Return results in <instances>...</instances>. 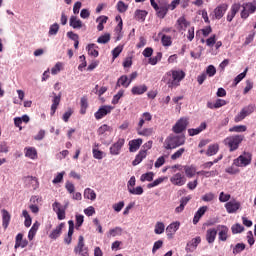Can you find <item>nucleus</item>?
<instances>
[{
    "mask_svg": "<svg viewBox=\"0 0 256 256\" xmlns=\"http://www.w3.org/2000/svg\"><path fill=\"white\" fill-rule=\"evenodd\" d=\"M185 79V71L183 70H170L165 73L162 81L166 83L169 89H175L181 85V82Z\"/></svg>",
    "mask_w": 256,
    "mask_h": 256,
    "instance_id": "nucleus-1",
    "label": "nucleus"
},
{
    "mask_svg": "<svg viewBox=\"0 0 256 256\" xmlns=\"http://www.w3.org/2000/svg\"><path fill=\"white\" fill-rule=\"evenodd\" d=\"M244 139V135L235 134L226 137L223 140V144L229 149L230 153H233V151H237V149H239V146L241 145V143H243Z\"/></svg>",
    "mask_w": 256,
    "mask_h": 256,
    "instance_id": "nucleus-2",
    "label": "nucleus"
},
{
    "mask_svg": "<svg viewBox=\"0 0 256 256\" xmlns=\"http://www.w3.org/2000/svg\"><path fill=\"white\" fill-rule=\"evenodd\" d=\"M185 145V137L183 135H170L164 141V149H177Z\"/></svg>",
    "mask_w": 256,
    "mask_h": 256,
    "instance_id": "nucleus-3",
    "label": "nucleus"
},
{
    "mask_svg": "<svg viewBox=\"0 0 256 256\" xmlns=\"http://www.w3.org/2000/svg\"><path fill=\"white\" fill-rule=\"evenodd\" d=\"M251 161H253V154L244 151L240 156L233 160V165H235V167H248Z\"/></svg>",
    "mask_w": 256,
    "mask_h": 256,
    "instance_id": "nucleus-4",
    "label": "nucleus"
},
{
    "mask_svg": "<svg viewBox=\"0 0 256 256\" xmlns=\"http://www.w3.org/2000/svg\"><path fill=\"white\" fill-rule=\"evenodd\" d=\"M75 255L89 256V247L85 245V238L83 236L78 237L77 245L74 247Z\"/></svg>",
    "mask_w": 256,
    "mask_h": 256,
    "instance_id": "nucleus-5",
    "label": "nucleus"
},
{
    "mask_svg": "<svg viewBox=\"0 0 256 256\" xmlns=\"http://www.w3.org/2000/svg\"><path fill=\"white\" fill-rule=\"evenodd\" d=\"M256 11V2H246L242 4L240 12L241 19H249V15H253Z\"/></svg>",
    "mask_w": 256,
    "mask_h": 256,
    "instance_id": "nucleus-6",
    "label": "nucleus"
},
{
    "mask_svg": "<svg viewBox=\"0 0 256 256\" xmlns=\"http://www.w3.org/2000/svg\"><path fill=\"white\" fill-rule=\"evenodd\" d=\"M255 111V105L249 104L248 106L241 109V111L234 117L235 123H241L243 119L249 117Z\"/></svg>",
    "mask_w": 256,
    "mask_h": 256,
    "instance_id": "nucleus-7",
    "label": "nucleus"
},
{
    "mask_svg": "<svg viewBox=\"0 0 256 256\" xmlns=\"http://www.w3.org/2000/svg\"><path fill=\"white\" fill-rule=\"evenodd\" d=\"M169 9V1L167 0L159 1V5L157 4V7L154 8L157 17H159L160 19H165V16L167 15V13H169Z\"/></svg>",
    "mask_w": 256,
    "mask_h": 256,
    "instance_id": "nucleus-8",
    "label": "nucleus"
},
{
    "mask_svg": "<svg viewBox=\"0 0 256 256\" xmlns=\"http://www.w3.org/2000/svg\"><path fill=\"white\" fill-rule=\"evenodd\" d=\"M123 147H125V138H118V140L114 142L109 148L110 155H121V149H123Z\"/></svg>",
    "mask_w": 256,
    "mask_h": 256,
    "instance_id": "nucleus-9",
    "label": "nucleus"
},
{
    "mask_svg": "<svg viewBox=\"0 0 256 256\" xmlns=\"http://www.w3.org/2000/svg\"><path fill=\"white\" fill-rule=\"evenodd\" d=\"M52 209L54 213H56L59 221H63V219H65V211H67V205L63 206L61 203L56 201L52 204Z\"/></svg>",
    "mask_w": 256,
    "mask_h": 256,
    "instance_id": "nucleus-10",
    "label": "nucleus"
},
{
    "mask_svg": "<svg viewBox=\"0 0 256 256\" xmlns=\"http://www.w3.org/2000/svg\"><path fill=\"white\" fill-rule=\"evenodd\" d=\"M187 125H189V119L188 118H180L175 125L172 128V131L174 133H183L185 129H187Z\"/></svg>",
    "mask_w": 256,
    "mask_h": 256,
    "instance_id": "nucleus-11",
    "label": "nucleus"
},
{
    "mask_svg": "<svg viewBox=\"0 0 256 256\" xmlns=\"http://www.w3.org/2000/svg\"><path fill=\"white\" fill-rule=\"evenodd\" d=\"M113 109V106L104 105L100 107L97 112H95L94 117L97 119V121H99L100 119H103V117L109 115Z\"/></svg>",
    "mask_w": 256,
    "mask_h": 256,
    "instance_id": "nucleus-12",
    "label": "nucleus"
},
{
    "mask_svg": "<svg viewBox=\"0 0 256 256\" xmlns=\"http://www.w3.org/2000/svg\"><path fill=\"white\" fill-rule=\"evenodd\" d=\"M170 183H172V185H176L177 187H183V185L187 183V178L178 172L170 178Z\"/></svg>",
    "mask_w": 256,
    "mask_h": 256,
    "instance_id": "nucleus-13",
    "label": "nucleus"
},
{
    "mask_svg": "<svg viewBox=\"0 0 256 256\" xmlns=\"http://www.w3.org/2000/svg\"><path fill=\"white\" fill-rule=\"evenodd\" d=\"M225 209L229 214L237 213V211L241 209V202L237 200H230L225 204Z\"/></svg>",
    "mask_w": 256,
    "mask_h": 256,
    "instance_id": "nucleus-14",
    "label": "nucleus"
},
{
    "mask_svg": "<svg viewBox=\"0 0 256 256\" xmlns=\"http://www.w3.org/2000/svg\"><path fill=\"white\" fill-rule=\"evenodd\" d=\"M179 227H181V223L179 221L172 222L166 227V234L168 239H173V235L179 231Z\"/></svg>",
    "mask_w": 256,
    "mask_h": 256,
    "instance_id": "nucleus-15",
    "label": "nucleus"
},
{
    "mask_svg": "<svg viewBox=\"0 0 256 256\" xmlns=\"http://www.w3.org/2000/svg\"><path fill=\"white\" fill-rule=\"evenodd\" d=\"M227 9H229V5L227 4H220L214 9V16L213 19H223V15L227 13Z\"/></svg>",
    "mask_w": 256,
    "mask_h": 256,
    "instance_id": "nucleus-16",
    "label": "nucleus"
},
{
    "mask_svg": "<svg viewBox=\"0 0 256 256\" xmlns=\"http://www.w3.org/2000/svg\"><path fill=\"white\" fill-rule=\"evenodd\" d=\"M216 231H218L219 241H227L229 237V228L225 225H218Z\"/></svg>",
    "mask_w": 256,
    "mask_h": 256,
    "instance_id": "nucleus-17",
    "label": "nucleus"
},
{
    "mask_svg": "<svg viewBox=\"0 0 256 256\" xmlns=\"http://www.w3.org/2000/svg\"><path fill=\"white\" fill-rule=\"evenodd\" d=\"M141 145H143V139L141 138L130 140L128 143L130 153H135L139 151Z\"/></svg>",
    "mask_w": 256,
    "mask_h": 256,
    "instance_id": "nucleus-18",
    "label": "nucleus"
},
{
    "mask_svg": "<svg viewBox=\"0 0 256 256\" xmlns=\"http://www.w3.org/2000/svg\"><path fill=\"white\" fill-rule=\"evenodd\" d=\"M239 9H241V4L239 3H234L231 6L230 12L227 14V21L229 23H231V21L235 19V16L237 15V13H239Z\"/></svg>",
    "mask_w": 256,
    "mask_h": 256,
    "instance_id": "nucleus-19",
    "label": "nucleus"
},
{
    "mask_svg": "<svg viewBox=\"0 0 256 256\" xmlns=\"http://www.w3.org/2000/svg\"><path fill=\"white\" fill-rule=\"evenodd\" d=\"M69 25H70V27H72V29H82V27H85V24H83V21H81V19L77 18V16L70 17Z\"/></svg>",
    "mask_w": 256,
    "mask_h": 256,
    "instance_id": "nucleus-20",
    "label": "nucleus"
},
{
    "mask_svg": "<svg viewBox=\"0 0 256 256\" xmlns=\"http://www.w3.org/2000/svg\"><path fill=\"white\" fill-rule=\"evenodd\" d=\"M27 245H29V242L27 241V239H23V234L19 233L16 236L15 239V249H19V247H21L22 249H25V247H27Z\"/></svg>",
    "mask_w": 256,
    "mask_h": 256,
    "instance_id": "nucleus-21",
    "label": "nucleus"
},
{
    "mask_svg": "<svg viewBox=\"0 0 256 256\" xmlns=\"http://www.w3.org/2000/svg\"><path fill=\"white\" fill-rule=\"evenodd\" d=\"M189 201H191V197H182L180 199V205L175 208L174 213L179 215L182 211H185V207H187V203H189Z\"/></svg>",
    "mask_w": 256,
    "mask_h": 256,
    "instance_id": "nucleus-22",
    "label": "nucleus"
},
{
    "mask_svg": "<svg viewBox=\"0 0 256 256\" xmlns=\"http://www.w3.org/2000/svg\"><path fill=\"white\" fill-rule=\"evenodd\" d=\"M205 129H207V123L202 122L198 128L188 129V135L190 137H195V135H199V133H202V131H205Z\"/></svg>",
    "mask_w": 256,
    "mask_h": 256,
    "instance_id": "nucleus-23",
    "label": "nucleus"
},
{
    "mask_svg": "<svg viewBox=\"0 0 256 256\" xmlns=\"http://www.w3.org/2000/svg\"><path fill=\"white\" fill-rule=\"evenodd\" d=\"M177 29L178 31H187V27H189V25H191V23L189 21H187V19H185L184 16L178 18L177 22Z\"/></svg>",
    "mask_w": 256,
    "mask_h": 256,
    "instance_id": "nucleus-24",
    "label": "nucleus"
},
{
    "mask_svg": "<svg viewBox=\"0 0 256 256\" xmlns=\"http://www.w3.org/2000/svg\"><path fill=\"white\" fill-rule=\"evenodd\" d=\"M208 209H209V207L202 206L197 210V212L195 213L194 218H193L194 225H197L199 223V220L201 219V217H203V215H205V213H207Z\"/></svg>",
    "mask_w": 256,
    "mask_h": 256,
    "instance_id": "nucleus-25",
    "label": "nucleus"
},
{
    "mask_svg": "<svg viewBox=\"0 0 256 256\" xmlns=\"http://www.w3.org/2000/svg\"><path fill=\"white\" fill-rule=\"evenodd\" d=\"M199 243H201V237H196L194 239H192L186 247V251L187 253H193V251H195V249H197V246L199 245Z\"/></svg>",
    "mask_w": 256,
    "mask_h": 256,
    "instance_id": "nucleus-26",
    "label": "nucleus"
},
{
    "mask_svg": "<svg viewBox=\"0 0 256 256\" xmlns=\"http://www.w3.org/2000/svg\"><path fill=\"white\" fill-rule=\"evenodd\" d=\"M25 157L28 159H31L32 161H35L37 159V149L35 147H26L24 148Z\"/></svg>",
    "mask_w": 256,
    "mask_h": 256,
    "instance_id": "nucleus-27",
    "label": "nucleus"
},
{
    "mask_svg": "<svg viewBox=\"0 0 256 256\" xmlns=\"http://www.w3.org/2000/svg\"><path fill=\"white\" fill-rule=\"evenodd\" d=\"M152 119H153V115H151V113L144 112L140 116L137 126L138 127H143V125H145V123H149V121H152Z\"/></svg>",
    "mask_w": 256,
    "mask_h": 256,
    "instance_id": "nucleus-28",
    "label": "nucleus"
},
{
    "mask_svg": "<svg viewBox=\"0 0 256 256\" xmlns=\"http://www.w3.org/2000/svg\"><path fill=\"white\" fill-rule=\"evenodd\" d=\"M183 169L188 179H193V176L197 173V167H195V165H185Z\"/></svg>",
    "mask_w": 256,
    "mask_h": 256,
    "instance_id": "nucleus-29",
    "label": "nucleus"
},
{
    "mask_svg": "<svg viewBox=\"0 0 256 256\" xmlns=\"http://www.w3.org/2000/svg\"><path fill=\"white\" fill-rule=\"evenodd\" d=\"M131 85V81H129L128 75H122L120 78H118L116 86L117 87H124V89H127Z\"/></svg>",
    "mask_w": 256,
    "mask_h": 256,
    "instance_id": "nucleus-30",
    "label": "nucleus"
},
{
    "mask_svg": "<svg viewBox=\"0 0 256 256\" xmlns=\"http://www.w3.org/2000/svg\"><path fill=\"white\" fill-rule=\"evenodd\" d=\"M68 225H69L68 236L64 239V241L65 243H67V245H71L73 231L75 230V222H73V220H69Z\"/></svg>",
    "mask_w": 256,
    "mask_h": 256,
    "instance_id": "nucleus-31",
    "label": "nucleus"
},
{
    "mask_svg": "<svg viewBox=\"0 0 256 256\" xmlns=\"http://www.w3.org/2000/svg\"><path fill=\"white\" fill-rule=\"evenodd\" d=\"M121 235H123V228L116 226L114 228H111L108 232H107V237L109 239H111V237H121Z\"/></svg>",
    "mask_w": 256,
    "mask_h": 256,
    "instance_id": "nucleus-32",
    "label": "nucleus"
},
{
    "mask_svg": "<svg viewBox=\"0 0 256 256\" xmlns=\"http://www.w3.org/2000/svg\"><path fill=\"white\" fill-rule=\"evenodd\" d=\"M217 238V229L210 228L206 232V240L208 243H215V239Z\"/></svg>",
    "mask_w": 256,
    "mask_h": 256,
    "instance_id": "nucleus-33",
    "label": "nucleus"
},
{
    "mask_svg": "<svg viewBox=\"0 0 256 256\" xmlns=\"http://www.w3.org/2000/svg\"><path fill=\"white\" fill-rule=\"evenodd\" d=\"M147 85L142 84L138 86H133L131 89L132 95H143V93H147Z\"/></svg>",
    "mask_w": 256,
    "mask_h": 256,
    "instance_id": "nucleus-34",
    "label": "nucleus"
},
{
    "mask_svg": "<svg viewBox=\"0 0 256 256\" xmlns=\"http://www.w3.org/2000/svg\"><path fill=\"white\" fill-rule=\"evenodd\" d=\"M147 157V150H140L139 153L136 155L135 159L132 162L134 167H137L139 163L143 161Z\"/></svg>",
    "mask_w": 256,
    "mask_h": 256,
    "instance_id": "nucleus-35",
    "label": "nucleus"
},
{
    "mask_svg": "<svg viewBox=\"0 0 256 256\" xmlns=\"http://www.w3.org/2000/svg\"><path fill=\"white\" fill-rule=\"evenodd\" d=\"M137 134L142 137H150V135H153V128H143L140 126L136 127Z\"/></svg>",
    "mask_w": 256,
    "mask_h": 256,
    "instance_id": "nucleus-36",
    "label": "nucleus"
},
{
    "mask_svg": "<svg viewBox=\"0 0 256 256\" xmlns=\"http://www.w3.org/2000/svg\"><path fill=\"white\" fill-rule=\"evenodd\" d=\"M40 225L41 224L39 223V221H36L32 225L31 229L28 232V239H29V241H33V239H35V235H37V231H39V226Z\"/></svg>",
    "mask_w": 256,
    "mask_h": 256,
    "instance_id": "nucleus-37",
    "label": "nucleus"
},
{
    "mask_svg": "<svg viewBox=\"0 0 256 256\" xmlns=\"http://www.w3.org/2000/svg\"><path fill=\"white\" fill-rule=\"evenodd\" d=\"M9 223H11V214L9 211L3 209L2 210V226L7 229L9 227Z\"/></svg>",
    "mask_w": 256,
    "mask_h": 256,
    "instance_id": "nucleus-38",
    "label": "nucleus"
},
{
    "mask_svg": "<svg viewBox=\"0 0 256 256\" xmlns=\"http://www.w3.org/2000/svg\"><path fill=\"white\" fill-rule=\"evenodd\" d=\"M65 223H60L49 235L50 239H57L61 236V231H63Z\"/></svg>",
    "mask_w": 256,
    "mask_h": 256,
    "instance_id": "nucleus-39",
    "label": "nucleus"
},
{
    "mask_svg": "<svg viewBox=\"0 0 256 256\" xmlns=\"http://www.w3.org/2000/svg\"><path fill=\"white\" fill-rule=\"evenodd\" d=\"M59 103H61V94L53 97L50 115H55L57 107H59Z\"/></svg>",
    "mask_w": 256,
    "mask_h": 256,
    "instance_id": "nucleus-40",
    "label": "nucleus"
},
{
    "mask_svg": "<svg viewBox=\"0 0 256 256\" xmlns=\"http://www.w3.org/2000/svg\"><path fill=\"white\" fill-rule=\"evenodd\" d=\"M99 147V144H94L93 149H92V155L94 159L101 160L105 157V152L97 149Z\"/></svg>",
    "mask_w": 256,
    "mask_h": 256,
    "instance_id": "nucleus-41",
    "label": "nucleus"
},
{
    "mask_svg": "<svg viewBox=\"0 0 256 256\" xmlns=\"http://www.w3.org/2000/svg\"><path fill=\"white\" fill-rule=\"evenodd\" d=\"M84 199H89L90 201H95L97 199V193L91 188H86L84 190Z\"/></svg>",
    "mask_w": 256,
    "mask_h": 256,
    "instance_id": "nucleus-42",
    "label": "nucleus"
},
{
    "mask_svg": "<svg viewBox=\"0 0 256 256\" xmlns=\"http://www.w3.org/2000/svg\"><path fill=\"white\" fill-rule=\"evenodd\" d=\"M158 36L161 37V43H162L163 47H171V45H173L171 36H167L161 32L158 34Z\"/></svg>",
    "mask_w": 256,
    "mask_h": 256,
    "instance_id": "nucleus-43",
    "label": "nucleus"
},
{
    "mask_svg": "<svg viewBox=\"0 0 256 256\" xmlns=\"http://www.w3.org/2000/svg\"><path fill=\"white\" fill-rule=\"evenodd\" d=\"M97 49H99V47L95 44H88L86 47L88 55H90L91 57H99V51H97Z\"/></svg>",
    "mask_w": 256,
    "mask_h": 256,
    "instance_id": "nucleus-44",
    "label": "nucleus"
},
{
    "mask_svg": "<svg viewBox=\"0 0 256 256\" xmlns=\"http://www.w3.org/2000/svg\"><path fill=\"white\" fill-rule=\"evenodd\" d=\"M217 153H219V144H212L208 146L206 151L207 157H213V155H217Z\"/></svg>",
    "mask_w": 256,
    "mask_h": 256,
    "instance_id": "nucleus-45",
    "label": "nucleus"
},
{
    "mask_svg": "<svg viewBox=\"0 0 256 256\" xmlns=\"http://www.w3.org/2000/svg\"><path fill=\"white\" fill-rule=\"evenodd\" d=\"M247 131L246 125H235L229 128V133H245Z\"/></svg>",
    "mask_w": 256,
    "mask_h": 256,
    "instance_id": "nucleus-46",
    "label": "nucleus"
},
{
    "mask_svg": "<svg viewBox=\"0 0 256 256\" xmlns=\"http://www.w3.org/2000/svg\"><path fill=\"white\" fill-rule=\"evenodd\" d=\"M98 135H105V133H113V127L104 124L98 128Z\"/></svg>",
    "mask_w": 256,
    "mask_h": 256,
    "instance_id": "nucleus-47",
    "label": "nucleus"
},
{
    "mask_svg": "<svg viewBox=\"0 0 256 256\" xmlns=\"http://www.w3.org/2000/svg\"><path fill=\"white\" fill-rule=\"evenodd\" d=\"M60 26L58 23L50 25L48 35L49 37H55L59 33Z\"/></svg>",
    "mask_w": 256,
    "mask_h": 256,
    "instance_id": "nucleus-48",
    "label": "nucleus"
},
{
    "mask_svg": "<svg viewBox=\"0 0 256 256\" xmlns=\"http://www.w3.org/2000/svg\"><path fill=\"white\" fill-rule=\"evenodd\" d=\"M154 233L156 235H163V233H165V223L157 222L155 224Z\"/></svg>",
    "mask_w": 256,
    "mask_h": 256,
    "instance_id": "nucleus-49",
    "label": "nucleus"
},
{
    "mask_svg": "<svg viewBox=\"0 0 256 256\" xmlns=\"http://www.w3.org/2000/svg\"><path fill=\"white\" fill-rule=\"evenodd\" d=\"M22 216L25 219L24 221L25 227H31V224L33 223V219L31 218V215H29V212L27 210H23Z\"/></svg>",
    "mask_w": 256,
    "mask_h": 256,
    "instance_id": "nucleus-50",
    "label": "nucleus"
},
{
    "mask_svg": "<svg viewBox=\"0 0 256 256\" xmlns=\"http://www.w3.org/2000/svg\"><path fill=\"white\" fill-rule=\"evenodd\" d=\"M197 175H203L205 176L206 178H209V177H217V175H219V172L217 170H212V171H205V170H202V171H198L197 172Z\"/></svg>",
    "mask_w": 256,
    "mask_h": 256,
    "instance_id": "nucleus-51",
    "label": "nucleus"
},
{
    "mask_svg": "<svg viewBox=\"0 0 256 256\" xmlns=\"http://www.w3.org/2000/svg\"><path fill=\"white\" fill-rule=\"evenodd\" d=\"M154 177H155V173L147 172V173H144L141 175L140 181L142 183H145V181L151 182V181H153Z\"/></svg>",
    "mask_w": 256,
    "mask_h": 256,
    "instance_id": "nucleus-52",
    "label": "nucleus"
},
{
    "mask_svg": "<svg viewBox=\"0 0 256 256\" xmlns=\"http://www.w3.org/2000/svg\"><path fill=\"white\" fill-rule=\"evenodd\" d=\"M111 41V34L106 33L97 39V43H100L101 45H105L106 43H109Z\"/></svg>",
    "mask_w": 256,
    "mask_h": 256,
    "instance_id": "nucleus-53",
    "label": "nucleus"
},
{
    "mask_svg": "<svg viewBox=\"0 0 256 256\" xmlns=\"http://www.w3.org/2000/svg\"><path fill=\"white\" fill-rule=\"evenodd\" d=\"M145 17H147V11H145V10H136L135 11V19L137 21H145Z\"/></svg>",
    "mask_w": 256,
    "mask_h": 256,
    "instance_id": "nucleus-54",
    "label": "nucleus"
},
{
    "mask_svg": "<svg viewBox=\"0 0 256 256\" xmlns=\"http://www.w3.org/2000/svg\"><path fill=\"white\" fill-rule=\"evenodd\" d=\"M162 57H163V54L161 52H158L155 57L149 58L148 63L150 65H157V63L161 61Z\"/></svg>",
    "mask_w": 256,
    "mask_h": 256,
    "instance_id": "nucleus-55",
    "label": "nucleus"
},
{
    "mask_svg": "<svg viewBox=\"0 0 256 256\" xmlns=\"http://www.w3.org/2000/svg\"><path fill=\"white\" fill-rule=\"evenodd\" d=\"M202 201H204V203H211V201L215 200V194L213 192H208L206 194H204L201 197Z\"/></svg>",
    "mask_w": 256,
    "mask_h": 256,
    "instance_id": "nucleus-56",
    "label": "nucleus"
},
{
    "mask_svg": "<svg viewBox=\"0 0 256 256\" xmlns=\"http://www.w3.org/2000/svg\"><path fill=\"white\" fill-rule=\"evenodd\" d=\"M231 231H232L233 235H237V233H243V231H245V227H243V225L237 223L231 227Z\"/></svg>",
    "mask_w": 256,
    "mask_h": 256,
    "instance_id": "nucleus-57",
    "label": "nucleus"
},
{
    "mask_svg": "<svg viewBox=\"0 0 256 256\" xmlns=\"http://www.w3.org/2000/svg\"><path fill=\"white\" fill-rule=\"evenodd\" d=\"M63 69V63L57 62L54 67L51 69L52 75H58V73H61V70Z\"/></svg>",
    "mask_w": 256,
    "mask_h": 256,
    "instance_id": "nucleus-58",
    "label": "nucleus"
},
{
    "mask_svg": "<svg viewBox=\"0 0 256 256\" xmlns=\"http://www.w3.org/2000/svg\"><path fill=\"white\" fill-rule=\"evenodd\" d=\"M183 153H185V148L178 149L174 154L171 155V160L177 161V159H181Z\"/></svg>",
    "mask_w": 256,
    "mask_h": 256,
    "instance_id": "nucleus-59",
    "label": "nucleus"
},
{
    "mask_svg": "<svg viewBox=\"0 0 256 256\" xmlns=\"http://www.w3.org/2000/svg\"><path fill=\"white\" fill-rule=\"evenodd\" d=\"M124 94H125V91L119 90L117 94L114 95L112 98V101H111L112 105H117V103H119V100L121 99V97H123Z\"/></svg>",
    "mask_w": 256,
    "mask_h": 256,
    "instance_id": "nucleus-60",
    "label": "nucleus"
},
{
    "mask_svg": "<svg viewBox=\"0 0 256 256\" xmlns=\"http://www.w3.org/2000/svg\"><path fill=\"white\" fill-rule=\"evenodd\" d=\"M242 251H245V244L244 243H238L233 248V254L234 255H239V253H241Z\"/></svg>",
    "mask_w": 256,
    "mask_h": 256,
    "instance_id": "nucleus-61",
    "label": "nucleus"
},
{
    "mask_svg": "<svg viewBox=\"0 0 256 256\" xmlns=\"http://www.w3.org/2000/svg\"><path fill=\"white\" fill-rule=\"evenodd\" d=\"M121 53H123V46L119 45L116 48H114L112 50L113 60L117 59V57H119V55H121Z\"/></svg>",
    "mask_w": 256,
    "mask_h": 256,
    "instance_id": "nucleus-62",
    "label": "nucleus"
},
{
    "mask_svg": "<svg viewBox=\"0 0 256 256\" xmlns=\"http://www.w3.org/2000/svg\"><path fill=\"white\" fill-rule=\"evenodd\" d=\"M128 193H130V195H143V187H133L132 189L128 190Z\"/></svg>",
    "mask_w": 256,
    "mask_h": 256,
    "instance_id": "nucleus-63",
    "label": "nucleus"
},
{
    "mask_svg": "<svg viewBox=\"0 0 256 256\" xmlns=\"http://www.w3.org/2000/svg\"><path fill=\"white\" fill-rule=\"evenodd\" d=\"M117 9H118L119 13H125V11H127V9H129V6L127 4H125L123 1H118Z\"/></svg>",
    "mask_w": 256,
    "mask_h": 256,
    "instance_id": "nucleus-64",
    "label": "nucleus"
}]
</instances>
